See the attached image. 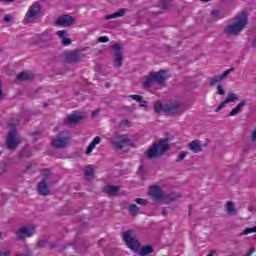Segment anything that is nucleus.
<instances>
[{
	"instance_id": "f257e3e1",
	"label": "nucleus",
	"mask_w": 256,
	"mask_h": 256,
	"mask_svg": "<svg viewBox=\"0 0 256 256\" xmlns=\"http://www.w3.org/2000/svg\"><path fill=\"white\" fill-rule=\"evenodd\" d=\"M247 23V12L243 11L241 14H238L233 18L232 24H229L224 28V33L225 35H239V33L245 29Z\"/></svg>"
},
{
	"instance_id": "f03ea898",
	"label": "nucleus",
	"mask_w": 256,
	"mask_h": 256,
	"mask_svg": "<svg viewBox=\"0 0 256 256\" xmlns=\"http://www.w3.org/2000/svg\"><path fill=\"white\" fill-rule=\"evenodd\" d=\"M169 151V139L164 138L158 142H154L151 147L146 152V157L148 159H157L165 155Z\"/></svg>"
},
{
	"instance_id": "7ed1b4c3",
	"label": "nucleus",
	"mask_w": 256,
	"mask_h": 256,
	"mask_svg": "<svg viewBox=\"0 0 256 256\" xmlns=\"http://www.w3.org/2000/svg\"><path fill=\"white\" fill-rule=\"evenodd\" d=\"M110 143L113 149L118 153H125L129 151V147L133 145L131 138L127 134H116L110 139Z\"/></svg>"
},
{
	"instance_id": "20e7f679",
	"label": "nucleus",
	"mask_w": 256,
	"mask_h": 256,
	"mask_svg": "<svg viewBox=\"0 0 256 256\" xmlns=\"http://www.w3.org/2000/svg\"><path fill=\"white\" fill-rule=\"evenodd\" d=\"M167 80V71L159 70L158 72H151L146 78L143 86L145 89H149L153 83H158V85H165V81Z\"/></svg>"
},
{
	"instance_id": "39448f33",
	"label": "nucleus",
	"mask_w": 256,
	"mask_h": 256,
	"mask_svg": "<svg viewBox=\"0 0 256 256\" xmlns=\"http://www.w3.org/2000/svg\"><path fill=\"white\" fill-rule=\"evenodd\" d=\"M23 143V137L19 135L17 129L13 128L9 131L8 136L6 138V149L8 151H16L17 147Z\"/></svg>"
},
{
	"instance_id": "423d86ee",
	"label": "nucleus",
	"mask_w": 256,
	"mask_h": 256,
	"mask_svg": "<svg viewBox=\"0 0 256 256\" xmlns=\"http://www.w3.org/2000/svg\"><path fill=\"white\" fill-rule=\"evenodd\" d=\"M124 241L128 247V249H131V251H134V253H137L139 251V240L133 236V230H127L124 232Z\"/></svg>"
},
{
	"instance_id": "0eeeda50",
	"label": "nucleus",
	"mask_w": 256,
	"mask_h": 256,
	"mask_svg": "<svg viewBox=\"0 0 256 256\" xmlns=\"http://www.w3.org/2000/svg\"><path fill=\"white\" fill-rule=\"evenodd\" d=\"M33 235H35V226H23L15 231V237L20 241L33 237Z\"/></svg>"
},
{
	"instance_id": "6e6552de",
	"label": "nucleus",
	"mask_w": 256,
	"mask_h": 256,
	"mask_svg": "<svg viewBox=\"0 0 256 256\" xmlns=\"http://www.w3.org/2000/svg\"><path fill=\"white\" fill-rule=\"evenodd\" d=\"M41 11V4H39L38 2L32 4L29 7L28 12L26 13L27 22L33 23L34 19H37L41 15Z\"/></svg>"
},
{
	"instance_id": "1a4fd4ad",
	"label": "nucleus",
	"mask_w": 256,
	"mask_h": 256,
	"mask_svg": "<svg viewBox=\"0 0 256 256\" xmlns=\"http://www.w3.org/2000/svg\"><path fill=\"white\" fill-rule=\"evenodd\" d=\"M164 113L166 115H179L181 113V103L174 101L164 104Z\"/></svg>"
},
{
	"instance_id": "9d476101",
	"label": "nucleus",
	"mask_w": 256,
	"mask_h": 256,
	"mask_svg": "<svg viewBox=\"0 0 256 256\" xmlns=\"http://www.w3.org/2000/svg\"><path fill=\"white\" fill-rule=\"evenodd\" d=\"M42 181L46 183V185H49L50 187H53V185H56L58 179L57 174L52 173L49 169H44L42 174Z\"/></svg>"
},
{
	"instance_id": "9b49d317",
	"label": "nucleus",
	"mask_w": 256,
	"mask_h": 256,
	"mask_svg": "<svg viewBox=\"0 0 256 256\" xmlns=\"http://www.w3.org/2000/svg\"><path fill=\"white\" fill-rule=\"evenodd\" d=\"M65 133L66 132H60V138L52 141V147H54V149H64V147H67L69 143V138L68 136H65Z\"/></svg>"
},
{
	"instance_id": "f8f14e48",
	"label": "nucleus",
	"mask_w": 256,
	"mask_h": 256,
	"mask_svg": "<svg viewBox=\"0 0 256 256\" xmlns=\"http://www.w3.org/2000/svg\"><path fill=\"white\" fill-rule=\"evenodd\" d=\"M75 23V18L69 14L62 15L58 17L55 25L58 27H71Z\"/></svg>"
},
{
	"instance_id": "ddd939ff",
	"label": "nucleus",
	"mask_w": 256,
	"mask_h": 256,
	"mask_svg": "<svg viewBox=\"0 0 256 256\" xmlns=\"http://www.w3.org/2000/svg\"><path fill=\"white\" fill-rule=\"evenodd\" d=\"M113 51H115V67H121L123 65V53H121V51H123V46H121V44L116 43L112 46Z\"/></svg>"
},
{
	"instance_id": "4468645a",
	"label": "nucleus",
	"mask_w": 256,
	"mask_h": 256,
	"mask_svg": "<svg viewBox=\"0 0 256 256\" xmlns=\"http://www.w3.org/2000/svg\"><path fill=\"white\" fill-rule=\"evenodd\" d=\"M230 73H235V68L231 67L228 70L224 71L221 75L214 76L210 80V87H213L216 83H221L226 77H229Z\"/></svg>"
},
{
	"instance_id": "2eb2a0df",
	"label": "nucleus",
	"mask_w": 256,
	"mask_h": 256,
	"mask_svg": "<svg viewBox=\"0 0 256 256\" xmlns=\"http://www.w3.org/2000/svg\"><path fill=\"white\" fill-rule=\"evenodd\" d=\"M79 61H83V55H81V53H79L78 51H70L66 53V63H79Z\"/></svg>"
},
{
	"instance_id": "dca6fc26",
	"label": "nucleus",
	"mask_w": 256,
	"mask_h": 256,
	"mask_svg": "<svg viewBox=\"0 0 256 256\" xmlns=\"http://www.w3.org/2000/svg\"><path fill=\"white\" fill-rule=\"evenodd\" d=\"M235 101H239V96L235 93H229L227 98L223 102H221L216 108V113H218V111H221V109H223V107H225L227 103H235Z\"/></svg>"
},
{
	"instance_id": "f3484780",
	"label": "nucleus",
	"mask_w": 256,
	"mask_h": 256,
	"mask_svg": "<svg viewBox=\"0 0 256 256\" xmlns=\"http://www.w3.org/2000/svg\"><path fill=\"white\" fill-rule=\"evenodd\" d=\"M49 187L51 186L43 182V180H41L37 186L38 194L42 195L43 197H47V195H50L51 193V190L49 189Z\"/></svg>"
},
{
	"instance_id": "a211bd4d",
	"label": "nucleus",
	"mask_w": 256,
	"mask_h": 256,
	"mask_svg": "<svg viewBox=\"0 0 256 256\" xmlns=\"http://www.w3.org/2000/svg\"><path fill=\"white\" fill-rule=\"evenodd\" d=\"M150 195L155 201H163L164 195L159 186H152L150 188Z\"/></svg>"
},
{
	"instance_id": "6ab92c4d",
	"label": "nucleus",
	"mask_w": 256,
	"mask_h": 256,
	"mask_svg": "<svg viewBox=\"0 0 256 256\" xmlns=\"http://www.w3.org/2000/svg\"><path fill=\"white\" fill-rule=\"evenodd\" d=\"M248 100L247 99H243L240 101V103L237 104L236 107H234L230 113L229 116L230 117H235L236 115H239V113H241V111H243V108L245 107V105H247Z\"/></svg>"
},
{
	"instance_id": "aec40b11",
	"label": "nucleus",
	"mask_w": 256,
	"mask_h": 256,
	"mask_svg": "<svg viewBox=\"0 0 256 256\" xmlns=\"http://www.w3.org/2000/svg\"><path fill=\"white\" fill-rule=\"evenodd\" d=\"M56 35L59 36V38L62 41V45H64V47H67L73 43L71 38H67V30H59L56 32Z\"/></svg>"
},
{
	"instance_id": "412c9836",
	"label": "nucleus",
	"mask_w": 256,
	"mask_h": 256,
	"mask_svg": "<svg viewBox=\"0 0 256 256\" xmlns=\"http://www.w3.org/2000/svg\"><path fill=\"white\" fill-rule=\"evenodd\" d=\"M104 191L110 197H115V195H117L119 193V191H121V187H119L117 185H108V186L104 187Z\"/></svg>"
},
{
	"instance_id": "4be33fe9",
	"label": "nucleus",
	"mask_w": 256,
	"mask_h": 256,
	"mask_svg": "<svg viewBox=\"0 0 256 256\" xmlns=\"http://www.w3.org/2000/svg\"><path fill=\"white\" fill-rule=\"evenodd\" d=\"M127 13V9L125 8H120L118 11H116L115 13L113 14H107L105 16V19L107 21L111 20V19H117L119 17H125V14Z\"/></svg>"
},
{
	"instance_id": "5701e85b",
	"label": "nucleus",
	"mask_w": 256,
	"mask_h": 256,
	"mask_svg": "<svg viewBox=\"0 0 256 256\" xmlns=\"http://www.w3.org/2000/svg\"><path fill=\"white\" fill-rule=\"evenodd\" d=\"M188 147L190 151H192L193 153H201V151H203V147L201 146V143L199 142V140L191 141Z\"/></svg>"
},
{
	"instance_id": "b1692460",
	"label": "nucleus",
	"mask_w": 256,
	"mask_h": 256,
	"mask_svg": "<svg viewBox=\"0 0 256 256\" xmlns=\"http://www.w3.org/2000/svg\"><path fill=\"white\" fill-rule=\"evenodd\" d=\"M99 143H101V137L96 136L86 148V151H85L86 155H89L90 153H92L93 149H95V146L99 145Z\"/></svg>"
},
{
	"instance_id": "393cba45",
	"label": "nucleus",
	"mask_w": 256,
	"mask_h": 256,
	"mask_svg": "<svg viewBox=\"0 0 256 256\" xmlns=\"http://www.w3.org/2000/svg\"><path fill=\"white\" fill-rule=\"evenodd\" d=\"M19 159H28L31 157V147L29 145L24 146L18 154Z\"/></svg>"
},
{
	"instance_id": "a878e982",
	"label": "nucleus",
	"mask_w": 256,
	"mask_h": 256,
	"mask_svg": "<svg viewBox=\"0 0 256 256\" xmlns=\"http://www.w3.org/2000/svg\"><path fill=\"white\" fill-rule=\"evenodd\" d=\"M151 253H155V249H153V246L151 245H146L141 247L139 255L147 256V255H151Z\"/></svg>"
},
{
	"instance_id": "bb28decb",
	"label": "nucleus",
	"mask_w": 256,
	"mask_h": 256,
	"mask_svg": "<svg viewBox=\"0 0 256 256\" xmlns=\"http://www.w3.org/2000/svg\"><path fill=\"white\" fill-rule=\"evenodd\" d=\"M18 81H31L33 74L31 72H22L17 75Z\"/></svg>"
},
{
	"instance_id": "cd10ccee",
	"label": "nucleus",
	"mask_w": 256,
	"mask_h": 256,
	"mask_svg": "<svg viewBox=\"0 0 256 256\" xmlns=\"http://www.w3.org/2000/svg\"><path fill=\"white\" fill-rule=\"evenodd\" d=\"M81 120H83V116L75 115V114H72V115L68 116V118H67V122L70 125H75V123H79V121H81Z\"/></svg>"
},
{
	"instance_id": "c85d7f7f",
	"label": "nucleus",
	"mask_w": 256,
	"mask_h": 256,
	"mask_svg": "<svg viewBox=\"0 0 256 256\" xmlns=\"http://www.w3.org/2000/svg\"><path fill=\"white\" fill-rule=\"evenodd\" d=\"M212 17H214L215 19H225V17H227V13L226 12H221L219 10H213L211 12Z\"/></svg>"
},
{
	"instance_id": "c756f323",
	"label": "nucleus",
	"mask_w": 256,
	"mask_h": 256,
	"mask_svg": "<svg viewBox=\"0 0 256 256\" xmlns=\"http://www.w3.org/2000/svg\"><path fill=\"white\" fill-rule=\"evenodd\" d=\"M128 211L133 217H135L139 213V208L137 204H130L128 207Z\"/></svg>"
},
{
	"instance_id": "7c9ffc66",
	"label": "nucleus",
	"mask_w": 256,
	"mask_h": 256,
	"mask_svg": "<svg viewBox=\"0 0 256 256\" xmlns=\"http://www.w3.org/2000/svg\"><path fill=\"white\" fill-rule=\"evenodd\" d=\"M154 111L157 114L161 113V111H163V113H165V104L162 105L161 102H155Z\"/></svg>"
},
{
	"instance_id": "2f4dec72",
	"label": "nucleus",
	"mask_w": 256,
	"mask_h": 256,
	"mask_svg": "<svg viewBox=\"0 0 256 256\" xmlns=\"http://www.w3.org/2000/svg\"><path fill=\"white\" fill-rule=\"evenodd\" d=\"M93 173H95V168L91 165H88L85 169L86 179L89 180V177L93 176Z\"/></svg>"
},
{
	"instance_id": "473e14b6",
	"label": "nucleus",
	"mask_w": 256,
	"mask_h": 256,
	"mask_svg": "<svg viewBox=\"0 0 256 256\" xmlns=\"http://www.w3.org/2000/svg\"><path fill=\"white\" fill-rule=\"evenodd\" d=\"M179 197H181V195H178L175 193L164 195V199H167L168 201H172V202L177 201Z\"/></svg>"
},
{
	"instance_id": "72a5a7b5",
	"label": "nucleus",
	"mask_w": 256,
	"mask_h": 256,
	"mask_svg": "<svg viewBox=\"0 0 256 256\" xmlns=\"http://www.w3.org/2000/svg\"><path fill=\"white\" fill-rule=\"evenodd\" d=\"M227 213L228 215H235V205L233 202H227Z\"/></svg>"
},
{
	"instance_id": "f704fd0d",
	"label": "nucleus",
	"mask_w": 256,
	"mask_h": 256,
	"mask_svg": "<svg viewBox=\"0 0 256 256\" xmlns=\"http://www.w3.org/2000/svg\"><path fill=\"white\" fill-rule=\"evenodd\" d=\"M129 98L133 99L134 101H137V103H141V101H143V96L141 95L133 94V95H130Z\"/></svg>"
},
{
	"instance_id": "c9c22d12",
	"label": "nucleus",
	"mask_w": 256,
	"mask_h": 256,
	"mask_svg": "<svg viewBox=\"0 0 256 256\" xmlns=\"http://www.w3.org/2000/svg\"><path fill=\"white\" fill-rule=\"evenodd\" d=\"M186 157H187V153L180 152L178 155V158L176 159V163H181V161H183V159H185Z\"/></svg>"
},
{
	"instance_id": "e433bc0d",
	"label": "nucleus",
	"mask_w": 256,
	"mask_h": 256,
	"mask_svg": "<svg viewBox=\"0 0 256 256\" xmlns=\"http://www.w3.org/2000/svg\"><path fill=\"white\" fill-rule=\"evenodd\" d=\"M250 233H256V226L252 228H246L243 231V235H249Z\"/></svg>"
},
{
	"instance_id": "4c0bfd02",
	"label": "nucleus",
	"mask_w": 256,
	"mask_h": 256,
	"mask_svg": "<svg viewBox=\"0 0 256 256\" xmlns=\"http://www.w3.org/2000/svg\"><path fill=\"white\" fill-rule=\"evenodd\" d=\"M120 127H131V121L129 120H122L119 123Z\"/></svg>"
},
{
	"instance_id": "58836bf2",
	"label": "nucleus",
	"mask_w": 256,
	"mask_h": 256,
	"mask_svg": "<svg viewBox=\"0 0 256 256\" xmlns=\"http://www.w3.org/2000/svg\"><path fill=\"white\" fill-rule=\"evenodd\" d=\"M135 203H137V205H147V200L143 199V198H136L135 199Z\"/></svg>"
},
{
	"instance_id": "ea45409f",
	"label": "nucleus",
	"mask_w": 256,
	"mask_h": 256,
	"mask_svg": "<svg viewBox=\"0 0 256 256\" xmlns=\"http://www.w3.org/2000/svg\"><path fill=\"white\" fill-rule=\"evenodd\" d=\"M217 95H225V89H223V85H218L217 86Z\"/></svg>"
},
{
	"instance_id": "a19ab883",
	"label": "nucleus",
	"mask_w": 256,
	"mask_h": 256,
	"mask_svg": "<svg viewBox=\"0 0 256 256\" xmlns=\"http://www.w3.org/2000/svg\"><path fill=\"white\" fill-rule=\"evenodd\" d=\"M45 245H47V239L38 240L37 247L43 248Z\"/></svg>"
},
{
	"instance_id": "79ce46f5",
	"label": "nucleus",
	"mask_w": 256,
	"mask_h": 256,
	"mask_svg": "<svg viewBox=\"0 0 256 256\" xmlns=\"http://www.w3.org/2000/svg\"><path fill=\"white\" fill-rule=\"evenodd\" d=\"M98 42L99 43H109V37H107V36H100L98 38Z\"/></svg>"
},
{
	"instance_id": "37998d69",
	"label": "nucleus",
	"mask_w": 256,
	"mask_h": 256,
	"mask_svg": "<svg viewBox=\"0 0 256 256\" xmlns=\"http://www.w3.org/2000/svg\"><path fill=\"white\" fill-rule=\"evenodd\" d=\"M10 255H11L10 250H4L3 252H1V256H10Z\"/></svg>"
},
{
	"instance_id": "c03bdc74",
	"label": "nucleus",
	"mask_w": 256,
	"mask_h": 256,
	"mask_svg": "<svg viewBox=\"0 0 256 256\" xmlns=\"http://www.w3.org/2000/svg\"><path fill=\"white\" fill-rule=\"evenodd\" d=\"M4 22L11 23V16H9V15L4 16Z\"/></svg>"
},
{
	"instance_id": "a18cd8bd",
	"label": "nucleus",
	"mask_w": 256,
	"mask_h": 256,
	"mask_svg": "<svg viewBox=\"0 0 256 256\" xmlns=\"http://www.w3.org/2000/svg\"><path fill=\"white\" fill-rule=\"evenodd\" d=\"M251 141H253V142L256 141V129L252 132Z\"/></svg>"
},
{
	"instance_id": "49530a36",
	"label": "nucleus",
	"mask_w": 256,
	"mask_h": 256,
	"mask_svg": "<svg viewBox=\"0 0 256 256\" xmlns=\"http://www.w3.org/2000/svg\"><path fill=\"white\" fill-rule=\"evenodd\" d=\"M147 105H148L147 101H141L140 107L147 108Z\"/></svg>"
},
{
	"instance_id": "de8ad7c7",
	"label": "nucleus",
	"mask_w": 256,
	"mask_h": 256,
	"mask_svg": "<svg viewBox=\"0 0 256 256\" xmlns=\"http://www.w3.org/2000/svg\"><path fill=\"white\" fill-rule=\"evenodd\" d=\"M97 115H99V110H94L92 112V117H97Z\"/></svg>"
},
{
	"instance_id": "09e8293b",
	"label": "nucleus",
	"mask_w": 256,
	"mask_h": 256,
	"mask_svg": "<svg viewBox=\"0 0 256 256\" xmlns=\"http://www.w3.org/2000/svg\"><path fill=\"white\" fill-rule=\"evenodd\" d=\"M217 252L215 250H211L207 256H215Z\"/></svg>"
},
{
	"instance_id": "8fccbe9b",
	"label": "nucleus",
	"mask_w": 256,
	"mask_h": 256,
	"mask_svg": "<svg viewBox=\"0 0 256 256\" xmlns=\"http://www.w3.org/2000/svg\"><path fill=\"white\" fill-rule=\"evenodd\" d=\"M15 0H1L2 3H14Z\"/></svg>"
},
{
	"instance_id": "3c124183",
	"label": "nucleus",
	"mask_w": 256,
	"mask_h": 256,
	"mask_svg": "<svg viewBox=\"0 0 256 256\" xmlns=\"http://www.w3.org/2000/svg\"><path fill=\"white\" fill-rule=\"evenodd\" d=\"M162 215L167 216V210L166 209L162 210Z\"/></svg>"
},
{
	"instance_id": "603ef678",
	"label": "nucleus",
	"mask_w": 256,
	"mask_h": 256,
	"mask_svg": "<svg viewBox=\"0 0 256 256\" xmlns=\"http://www.w3.org/2000/svg\"><path fill=\"white\" fill-rule=\"evenodd\" d=\"M203 3H209L211 0H201Z\"/></svg>"
},
{
	"instance_id": "864d4df0",
	"label": "nucleus",
	"mask_w": 256,
	"mask_h": 256,
	"mask_svg": "<svg viewBox=\"0 0 256 256\" xmlns=\"http://www.w3.org/2000/svg\"><path fill=\"white\" fill-rule=\"evenodd\" d=\"M189 211V215H191V211H193V208L191 206L189 207Z\"/></svg>"
},
{
	"instance_id": "5fc2aeb1",
	"label": "nucleus",
	"mask_w": 256,
	"mask_h": 256,
	"mask_svg": "<svg viewBox=\"0 0 256 256\" xmlns=\"http://www.w3.org/2000/svg\"><path fill=\"white\" fill-rule=\"evenodd\" d=\"M33 135L34 137H37V135H39V132H35Z\"/></svg>"
},
{
	"instance_id": "6e6d98bb",
	"label": "nucleus",
	"mask_w": 256,
	"mask_h": 256,
	"mask_svg": "<svg viewBox=\"0 0 256 256\" xmlns=\"http://www.w3.org/2000/svg\"><path fill=\"white\" fill-rule=\"evenodd\" d=\"M44 107H47V103H44Z\"/></svg>"
},
{
	"instance_id": "4d7b16f0",
	"label": "nucleus",
	"mask_w": 256,
	"mask_h": 256,
	"mask_svg": "<svg viewBox=\"0 0 256 256\" xmlns=\"http://www.w3.org/2000/svg\"><path fill=\"white\" fill-rule=\"evenodd\" d=\"M27 169H31V167H30V166H27Z\"/></svg>"
},
{
	"instance_id": "13d9d810",
	"label": "nucleus",
	"mask_w": 256,
	"mask_h": 256,
	"mask_svg": "<svg viewBox=\"0 0 256 256\" xmlns=\"http://www.w3.org/2000/svg\"><path fill=\"white\" fill-rule=\"evenodd\" d=\"M1 97H3V93H1Z\"/></svg>"
},
{
	"instance_id": "bf43d9fd",
	"label": "nucleus",
	"mask_w": 256,
	"mask_h": 256,
	"mask_svg": "<svg viewBox=\"0 0 256 256\" xmlns=\"http://www.w3.org/2000/svg\"><path fill=\"white\" fill-rule=\"evenodd\" d=\"M0 256H1V250H0Z\"/></svg>"
}]
</instances>
